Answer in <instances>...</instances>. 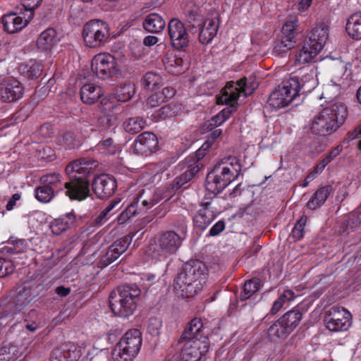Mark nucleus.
I'll return each instance as SVG.
<instances>
[{"label": "nucleus", "instance_id": "nucleus-1", "mask_svg": "<svg viewBox=\"0 0 361 361\" xmlns=\"http://www.w3.org/2000/svg\"><path fill=\"white\" fill-rule=\"evenodd\" d=\"M98 166V161L89 157L73 161L66 167L69 182L66 183V194L71 200H82L90 195V180L87 175Z\"/></svg>", "mask_w": 361, "mask_h": 361}, {"label": "nucleus", "instance_id": "nucleus-2", "mask_svg": "<svg viewBox=\"0 0 361 361\" xmlns=\"http://www.w3.org/2000/svg\"><path fill=\"white\" fill-rule=\"evenodd\" d=\"M255 88V85L247 84L246 78H241L235 82H228L221 90V94L217 97L218 104H226L228 106L214 116L208 121L207 123H205L207 128L212 130L222 125L236 111L240 94L243 93L245 96H247L251 94Z\"/></svg>", "mask_w": 361, "mask_h": 361}, {"label": "nucleus", "instance_id": "nucleus-3", "mask_svg": "<svg viewBox=\"0 0 361 361\" xmlns=\"http://www.w3.org/2000/svg\"><path fill=\"white\" fill-rule=\"evenodd\" d=\"M141 290L136 284H124L113 290L109 297V307L114 315L128 318L137 309Z\"/></svg>", "mask_w": 361, "mask_h": 361}, {"label": "nucleus", "instance_id": "nucleus-4", "mask_svg": "<svg viewBox=\"0 0 361 361\" xmlns=\"http://www.w3.org/2000/svg\"><path fill=\"white\" fill-rule=\"evenodd\" d=\"M205 269V265L198 260L186 263L178 274L175 288L185 297L195 295L203 288Z\"/></svg>", "mask_w": 361, "mask_h": 361}, {"label": "nucleus", "instance_id": "nucleus-5", "mask_svg": "<svg viewBox=\"0 0 361 361\" xmlns=\"http://www.w3.org/2000/svg\"><path fill=\"white\" fill-rule=\"evenodd\" d=\"M348 117L345 104L335 102L324 108L312 121L311 130L319 135L331 134L338 130Z\"/></svg>", "mask_w": 361, "mask_h": 361}, {"label": "nucleus", "instance_id": "nucleus-6", "mask_svg": "<svg viewBox=\"0 0 361 361\" xmlns=\"http://www.w3.org/2000/svg\"><path fill=\"white\" fill-rule=\"evenodd\" d=\"M187 12V23L193 28H198L199 40L202 44L209 43L216 35L219 29V13L215 12L212 18L204 19L203 9L197 5L188 8Z\"/></svg>", "mask_w": 361, "mask_h": 361}, {"label": "nucleus", "instance_id": "nucleus-7", "mask_svg": "<svg viewBox=\"0 0 361 361\" xmlns=\"http://www.w3.org/2000/svg\"><path fill=\"white\" fill-rule=\"evenodd\" d=\"M142 334L137 329L126 332L112 352L115 361H132L140 351Z\"/></svg>", "mask_w": 361, "mask_h": 361}, {"label": "nucleus", "instance_id": "nucleus-8", "mask_svg": "<svg viewBox=\"0 0 361 361\" xmlns=\"http://www.w3.org/2000/svg\"><path fill=\"white\" fill-rule=\"evenodd\" d=\"M185 237V228H183L180 234L173 231L161 233L157 238L152 254V257L160 259H166L169 255L176 254Z\"/></svg>", "mask_w": 361, "mask_h": 361}, {"label": "nucleus", "instance_id": "nucleus-9", "mask_svg": "<svg viewBox=\"0 0 361 361\" xmlns=\"http://www.w3.org/2000/svg\"><path fill=\"white\" fill-rule=\"evenodd\" d=\"M302 314L298 310H292L285 313L268 329L269 338L274 342L286 338L298 326Z\"/></svg>", "mask_w": 361, "mask_h": 361}, {"label": "nucleus", "instance_id": "nucleus-10", "mask_svg": "<svg viewBox=\"0 0 361 361\" xmlns=\"http://www.w3.org/2000/svg\"><path fill=\"white\" fill-rule=\"evenodd\" d=\"M82 37L87 47L100 48L109 42V25L106 22L101 20H90L83 27Z\"/></svg>", "mask_w": 361, "mask_h": 361}, {"label": "nucleus", "instance_id": "nucleus-11", "mask_svg": "<svg viewBox=\"0 0 361 361\" xmlns=\"http://www.w3.org/2000/svg\"><path fill=\"white\" fill-rule=\"evenodd\" d=\"M39 284L36 281H25L18 286L15 293L6 305V310L10 314L21 312L36 296L39 295Z\"/></svg>", "mask_w": 361, "mask_h": 361}, {"label": "nucleus", "instance_id": "nucleus-12", "mask_svg": "<svg viewBox=\"0 0 361 361\" xmlns=\"http://www.w3.org/2000/svg\"><path fill=\"white\" fill-rule=\"evenodd\" d=\"M298 82L293 80L283 81L269 95L268 105L276 110L288 106L298 96Z\"/></svg>", "mask_w": 361, "mask_h": 361}, {"label": "nucleus", "instance_id": "nucleus-13", "mask_svg": "<svg viewBox=\"0 0 361 361\" xmlns=\"http://www.w3.org/2000/svg\"><path fill=\"white\" fill-rule=\"evenodd\" d=\"M326 327L332 332L345 331L351 326L353 317L350 312L343 307H332L324 319Z\"/></svg>", "mask_w": 361, "mask_h": 361}, {"label": "nucleus", "instance_id": "nucleus-14", "mask_svg": "<svg viewBox=\"0 0 361 361\" xmlns=\"http://www.w3.org/2000/svg\"><path fill=\"white\" fill-rule=\"evenodd\" d=\"M178 361H202L209 350L208 336H202L200 339H185Z\"/></svg>", "mask_w": 361, "mask_h": 361}, {"label": "nucleus", "instance_id": "nucleus-15", "mask_svg": "<svg viewBox=\"0 0 361 361\" xmlns=\"http://www.w3.org/2000/svg\"><path fill=\"white\" fill-rule=\"evenodd\" d=\"M229 170L215 164L213 169L207 174L206 178V190L214 193H219L232 181L235 180L229 173Z\"/></svg>", "mask_w": 361, "mask_h": 361}, {"label": "nucleus", "instance_id": "nucleus-16", "mask_svg": "<svg viewBox=\"0 0 361 361\" xmlns=\"http://www.w3.org/2000/svg\"><path fill=\"white\" fill-rule=\"evenodd\" d=\"M116 62L113 56L99 54L92 59L91 68L97 78L106 80L116 73Z\"/></svg>", "mask_w": 361, "mask_h": 361}, {"label": "nucleus", "instance_id": "nucleus-17", "mask_svg": "<svg viewBox=\"0 0 361 361\" xmlns=\"http://www.w3.org/2000/svg\"><path fill=\"white\" fill-rule=\"evenodd\" d=\"M168 32L171 45L178 50L189 44V35L185 25L177 18H172L168 24Z\"/></svg>", "mask_w": 361, "mask_h": 361}, {"label": "nucleus", "instance_id": "nucleus-18", "mask_svg": "<svg viewBox=\"0 0 361 361\" xmlns=\"http://www.w3.org/2000/svg\"><path fill=\"white\" fill-rule=\"evenodd\" d=\"M23 93V85L15 78H8L0 82V102H16L22 98Z\"/></svg>", "mask_w": 361, "mask_h": 361}, {"label": "nucleus", "instance_id": "nucleus-19", "mask_svg": "<svg viewBox=\"0 0 361 361\" xmlns=\"http://www.w3.org/2000/svg\"><path fill=\"white\" fill-rule=\"evenodd\" d=\"M288 80H293L298 82V87L296 88V91L298 95L300 93L307 94L311 92L318 84L316 71L310 66L300 69L299 75L290 78Z\"/></svg>", "mask_w": 361, "mask_h": 361}, {"label": "nucleus", "instance_id": "nucleus-20", "mask_svg": "<svg viewBox=\"0 0 361 361\" xmlns=\"http://www.w3.org/2000/svg\"><path fill=\"white\" fill-rule=\"evenodd\" d=\"M158 147L157 136L151 132H144L138 135L134 142V152L137 154L148 156Z\"/></svg>", "mask_w": 361, "mask_h": 361}, {"label": "nucleus", "instance_id": "nucleus-21", "mask_svg": "<svg viewBox=\"0 0 361 361\" xmlns=\"http://www.w3.org/2000/svg\"><path fill=\"white\" fill-rule=\"evenodd\" d=\"M92 188L99 198L104 199L114 193L117 188L116 180L114 176L102 174L94 178Z\"/></svg>", "mask_w": 361, "mask_h": 361}, {"label": "nucleus", "instance_id": "nucleus-22", "mask_svg": "<svg viewBox=\"0 0 361 361\" xmlns=\"http://www.w3.org/2000/svg\"><path fill=\"white\" fill-rule=\"evenodd\" d=\"M33 13H11L3 16L2 23L8 33H15L23 28L32 18Z\"/></svg>", "mask_w": 361, "mask_h": 361}, {"label": "nucleus", "instance_id": "nucleus-23", "mask_svg": "<svg viewBox=\"0 0 361 361\" xmlns=\"http://www.w3.org/2000/svg\"><path fill=\"white\" fill-rule=\"evenodd\" d=\"M202 336H207V334L202 319L195 317L185 327L179 339V343H183L185 339H200Z\"/></svg>", "mask_w": 361, "mask_h": 361}, {"label": "nucleus", "instance_id": "nucleus-24", "mask_svg": "<svg viewBox=\"0 0 361 361\" xmlns=\"http://www.w3.org/2000/svg\"><path fill=\"white\" fill-rule=\"evenodd\" d=\"M215 217L214 212L212 207H209V202H204L203 207L200 209L197 214L193 216V223L196 228L204 231Z\"/></svg>", "mask_w": 361, "mask_h": 361}, {"label": "nucleus", "instance_id": "nucleus-25", "mask_svg": "<svg viewBox=\"0 0 361 361\" xmlns=\"http://www.w3.org/2000/svg\"><path fill=\"white\" fill-rule=\"evenodd\" d=\"M80 99L84 104H93L103 95L101 87L94 83L83 85L80 91Z\"/></svg>", "mask_w": 361, "mask_h": 361}, {"label": "nucleus", "instance_id": "nucleus-26", "mask_svg": "<svg viewBox=\"0 0 361 361\" xmlns=\"http://www.w3.org/2000/svg\"><path fill=\"white\" fill-rule=\"evenodd\" d=\"M166 26L163 17L157 13L147 15L143 21L142 27L147 32L158 34L161 32Z\"/></svg>", "mask_w": 361, "mask_h": 361}, {"label": "nucleus", "instance_id": "nucleus-27", "mask_svg": "<svg viewBox=\"0 0 361 361\" xmlns=\"http://www.w3.org/2000/svg\"><path fill=\"white\" fill-rule=\"evenodd\" d=\"M76 224V216L73 212H69L61 217L54 219L50 224V229L54 235H60Z\"/></svg>", "mask_w": 361, "mask_h": 361}, {"label": "nucleus", "instance_id": "nucleus-28", "mask_svg": "<svg viewBox=\"0 0 361 361\" xmlns=\"http://www.w3.org/2000/svg\"><path fill=\"white\" fill-rule=\"evenodd\" d=\"M328 29L326 27L320 25L313 28L305 41L311 46H314L315 50L321 51L328 38Z\"/></svg>", "mask_w": 361, "mask_h": 361}, {"label": "nucleus", "instance_id": "nucleus-29", "mask_svg": "<svg viewBox=\"0 0 361 361\" xmlns=\"http://www.w3.org/2000/svg\"><path fill=\"white\" fill-rule=\"evenodd\" d=\"M333 190L332 186L327 185L318 188L307 203V207L315 210L322 207Z\"/></svg>", "mask_w": 361, "mask_h": 361}, {"label": "nucleus", "instance_id": "nucleus-30", "mask_svg": "<svg viewBox=\"0 0 361 361\" xmlns=\"http://www.w3.org/2000/svg\"><path fill=\"white\" fill-rule=\"evenodd\" d=\"M39 182L42 185L47 186L48 188H51L54 192L58 193L59 191L66 188V183L63 184L62 182V176L58 173H51L43 175L39 178Z\"/></svg>", "mask_w": 361, "mask_h": 361}, {"label": "nucleus", "instance_id": "nucleus-31", "mask_svg": "<svg viewBox=\"0 0 361 361\" xmlns=\"http://www.w3.org/2000/svg\"><path fill=\"white\" fill-rule=\"evenodd\" d=\"M346 32L354 39H361V12L353 13L348 19Z\"/></svg>", "mask_w": 361, "mask_h": 361}, {"label": "nucleus", "instance_id": "nucleus-32", "mask_svg": "<svg viewBox=\"0 0 361 361\" xmlns=\"http://www.w3.org/2000/svg\"><path fill=\"white\" fill-rule=\"evenodd\" d=\"M320 51L305 42L302 49L295 54L296 61L300 64L315 61V58Z\"/></svg>", "mask_w": 361, "mask_h": 361}, {"label": "nucleus", "instance_id": "nucleus-33", "mask_svg": "<svg viewBox=\"0 0 361 361\" xmlns=\"http://www.w3.org/2000/svg\"><path fill=\"white\" fill-rule=\"evenodd\" d=\"M163 62L165 68L174 74H178L184 70V63L181 56L176 54H167L164 56Z\"/></svg>", "mask_w": 361, "mask_h": 361}, {"label": "nucleus", "instance_id": "nucleus-34", "mask_svg": "<svg viewBox=\"0 0 361 361\" xmlns=\"http://www.w3.org/2000/svg\"><path fill=\"white\" fill-rule=\"evenodd\" d=\"M56 36V32L54 28H47L43 31L37 40V46L42 51H47L53 47Z\"/></svg>", "mask_w": 361, "mask_h": 361}, {"label": "nucleus", "instance_id": "nucleus-35", "mask_svg": "<svg viewBox=\"0 0 361 361\" xmlns=\"http://www.w3.org/2000/svg\"><path fill=\"white\" fill-rule=\"evenodd\" d=\"M19 71L28 79H35L41 75L42 66L39 62L31 60L27 63L21 64L19 66Z\"/></svg>", "mask_w": 361, "mask_h": 361}, {"label": "nucleus", "instance_id": "nucleus-36", "mask_svg": "<svg viewBox=\"0 0 361 361\" xmlns=\"http://www.w3.org/2000/svg\"><path fill=\"white\" fill-rule=\"evenodd\" d=\"M216 164L224 168L225 170L228 169L230 175L235 179L238 177L243 167L238 157L231 156L224 157Z\"/></svg>", "mask_w": 361, "mask_h": 361}, {"label": "nucleus", "instance_id": "nucleus-37", "mask_svg": "<svg viewBox=\"0 0 361 361\" xmlns=\"http://www.w3.org/2000/svg\"><path fill=\"white\" fill-rule=\"evenodd\" d=\"M295 40L293 37H286V35H279L274 42L273 53L276 56L286 53L294 47Z\"/></svg>", "mask_w": 361, "mask_h": 361}, {"label": "nucleus", "instance_id": "nucleus-38", "mask_svg": "<svg viewBox=\"0 0 361 361\" xmlns=\"http://www.w3.org/2000/svg\"><path fill=\"white\" fill-rule=\"evenodd\" d=\"M260 286V279L256 277L245 281L240 295V300L243 301L251 298L259 290Z\"/></svg>", "mask_w": 361, "mask_h": 361}, {"label": "nucleus", "instance_id": "nucleus-39", "mask_svg": "<svg viewBox=\"0 0 361 361\" xmlns=\"http://www.w3.org/2000/svg\"><path fill=\"white\" fill-rule=\"evenodd\" d=\"M135 92V85L132 83H124L119 85L115 92V97L118 101L126 102L130 100Z\"/></svg>", "mask_w": 361, "mask_h": 361}, {"label": "nucleus", "instance_id": "nucleus-40", "mask_svg": "<svg viewBox=\"0 0 361 361\" xmlns=\"http://www.w3.org/2000/svg\"><path fill=\"white\" fill-rule=\"evenodd\" d=\"M146 126V121L139 116L130 118L124 123V128L126 131L132 134L139 133L145 128Z\"/></svg>", "mask_w": 361, "mask_h": 361}, {"label": "nucleus", "instance_id": "nucleus-41", "mask_svg": "<svg viewBox=\"0 0 361 361\" xmlns=\"http://www.w3.org/2000/svg\"><path fill=\"white\" fill-rule=\"evenodd\" d=\"M56 194L51 188H48L44 185L37 187L35 190V198L42 203L49 202Z\"/></svg>", "mask_w": 361, "mask_h": 361}, {"label": "nucleus", "instance_id": "nucleus-42", "mask_svg": "<svg viewBox=\"0 0 361 361\" xmlns=\"http://www.w3.org/2000/svg\"><path fill=\"white\" fill-rule=\"evenodd\" d=\"M140 198L127 206V207L118 216V221L120 224L126 223L131 217L138 214V202Z\"/></svg>", "mask_w": 361, "mask_h": 361}, {"label": "nucleus", "instance_id": "nucleus-43", "mask_svg": "<svg viewBox=\"0 0 361 361\" xmlns=\"http://www.w3.org/2000/svg\"><path fill=\"white\" fill-rule=\"evenodd\" d=\"M179 107L176 104H169L155 111L153 116L157 119H166L175 116Z\"/></svg>", "mask_w": 361, "mask_h": 361}, {"label": "nucleus", "instance_id": "nucleus-44", "mask_svg": "<svg viewBox=\"0 0 361 361\" xmlns=\"http://www.w3.org/2000/svg\"><path fill=\"white\" fill-rule=\"evenodd\" d=\"M161 82V78L160 75L154 72L146 73L142 78L143 86L148 90H157Z\"/></svg>", "mask_w": 361, "mask_h": 361}, {"label": "nucleus", "instance_id": "nucleus-45", "mask_svg": "<svg viewBox=\"0 0 361 361\" xmlns=\"http://www.w3.org/2000/svg\"><path fill=\"white\" fill-rule=\"evenodd\" d=\"M1 346L3 349L5 350L6 348V352H4V354L6 355L5 357L8 361H16L23 355L21 348L16 345L9 343H1Z\"/></svg>", "mask_w": 361, "mask_h": 361}, {"label": "nucleus", "instance_id": "nucleus-46", "mask_svg": "<svg viewBox=\"0 0 361 361\" xmlns=\"http://www.w3.org/2000/svg\"><path fill=\"white\" fill-rule=\"evenodd\" d=\"M298 26V20L296 17H290L283 24L281 29V35H286V37H293L295 40L296 28Z\"/></svg>", "mask_w": 361, "mask_h": 361}, {"label": "nucleus", "instance_id": "nucleus-47", "mask_svg": "<svg viewBox=\"0 0 361 361\" xmlns=\"http://www.w3.org/2000/svg\"><path fill=\"white\" fill-rule=\"evenodd\" d=\"M62 348L67 361H77L82 355L81 348L73 344L63 345Z\"/></svg>", "mask_w": 361, "mask_h": 361}, {"label": "nucleus", "instance_id": "nucleus-48", "mask_svg": "<svg viewBox=\"0 0 361 361\" xmlns=\"http://www.w3.org/2000/svg\"><path fill=\"white\" fill-rule=\"evenodd\" d=\"M132 240V238L129 235H126L124 237L115 241L111 245V248L117 253L119 256L123 254L128 247Z\"/></svg>", "mask_w": 361, "mask_h": 361}, {"label": "nucleus", "instance_id": "nucleus-49", "mask_svg": "<svg viewBox=\"0 0 361 361\" xmlns=\"http://www.w3.org/2000/svg\"><path fill=\"white\" fill-rule=\"evenodd\" d=\"M117 106L109 97H104L99 104V109L102 114H114Z\"/></svg>", "mask_w": 361, "mask_h": 361}, {"label": "nucleus", "instance_id": "nucleus-50", "mask_svg": "<svg viewBox=\"0 0 361 361\" xmlns=\"http://www.w3.org/2000/svg\"><path fill=\"white\" fill-rule=\"evenodd\" d=\"M59 142L69 149L78 147L81 145V142L76 139L75 136L71 133L64 134L60 138Z\"/></svg>", "mask_w": 361, "mask_h": 361}, {"label": "nucleus", "instance_id": "nucleus-51", "mask_svg": "<svg viewBox=\"0 0 361 361\" xmlns=\"http://www.w3.org/2000/svg\"><path fill=\"white\" fill-rule=\"evenodd\" d=\"M97 147L99 149L104 150V152L109 154H114L116 150V146L112 137H104L98 143Z\"/></svg>", "mask_w": 361, "mask_h": 361}, {"label": "nucleus", "instance_id": "nucleus-52", "mask_svg": "<svg viewBox=\"0 0 361 361\" xmlns=\"http://www.w3.org/2000/svg\"><path fill=\"white\" fill-rule=\"evenodd\" d=\"M307 222V217L302 216L295 224L292 230V236L295 240H300L304 235V228Z\"/></svg>", "mask_w": 361, "mask_h": 361}, {"label": "nucleus", "instance_id": "nucleus-53", "mask_svg": "<svg viewBox=\"0 0 361 361\" xmlns=\"http://www.w3.org/2000/svg\"><path fill=\"white\" fill-rule=\"evenodd\" d=\"M120 256L110 246L106 254L102 257L101 262L102 266L106 267L116 260Z\"/></svg>", "mask_w": 361, "mask_h": 361}, {"label": "nucleus", "instance_id": "nucleus-54", "mask_svg": "<svg viewBox=\"0 0 361 361\" xmlns=\"http://www.w3.org/2000/svg\"><path fill=\"white\" fill-rule=\"evenodd\" d=\"M116 120L114 114H103L98 118V123L104 129L112 126Z\"/></svg>", "mask_w": 361, "mask_h": 361}, {"label": "nucleus", "instance_id": "nucleus-55", "mask_svg": "<svg viewBox=\"0 0 361 361\" xmlns=\"http://www.w3.org/2000/svg\"><path fill=\"white\" fill-rule=\"evenodd\" d=\"M121 199L116 197L111 200L104 209L109 216L117 212L122 207Z\"/></svg>", "mask_w": 361, "mask_h": 361}, {"label": "nucleus", "instance_id": "nucleus-56", "mask_svg": "<svg viewBox=\"0 0 361 361\" xmlns=\"http://www.w3.org/2000/svg\"><path fill=\"white\" fill-rule=\"evenodd\" d=\"M20 1L27 13L34 14V11L39 6L42 0H20Z\"/></svg>", "mask_w": 361, "mask_h": 361}, {"label": "nucleus", "instance_id": "nucleus-57", "mask_svg": "<svg viewBox=\"0 0 361 361\" xmlns=\"http://www.w3.org/2000/svg\"><path fill=\"white\" fill-rule=\"evenodd\" d=\"M164 102H165V100L159 91H155L152 93L147 100V104L151 107H156Z\"/></svg>", "mask_w": 361, "mask_h": 361}, {"label": "nucleus", "instance_id": "nucleus-58", "mask_svg": "<svg viewBox=\"0 0 361 361\" xmlns=\"http://www.w3.org/2000/svg\"><path fill=\"white\" fill-rule=\"evenodd\" d=\"M161 326V322L160 321V319L153 317V318H151L149 321L147 329H148V331L152 335H158L159 331Z\"/></svg>", "mask_w": 361, "mask_h": 361}, {"label": "nucleus", "instance_id": "nucleus-59", "mask_svg": "<svg viewBox=\"0 0 361 361\" xmlns=\"http://www.w3.org/2000/svg\"><path fill=\"white\" fill-rule=\"evenodd\" d=\"M13 271V266L10 262L0 259V278L4 277Z\"/></svg>", "mask_w": 361, "mask_h": 361}, {"label": "nucleus", "instance_id": "nucleus-60", "mask_svg": "<svg viewBox=\"0 0 361 361\" xmlns=\"http://www.w3.org/2000/svg\"><path fill=\"white\" fill-rule=\"evenodd\" d=\"M340 87L335 84L331 83L328 84L324 89V92L323 94H325L329 97V99L332 97H336L339 94Z\"/></svg>", "mask_w": 361, "mask_h": 361}, {"label": "nucleus", "instance_id": "nucleus-61", "mask_svg": "<svg viewBox=\"0 0 361 361\" xmlns=\"http://www.w3.org/2000/svg\"><path fill=\"white\" fill-rule=\"evenodd\" d=\"M50 361H67L62 346L53 350L51 354Z\"/></svg>", "mask_w": 361, "mask_h": 361}, {"label": "nucleus", "instance_id": "nucleus-62", "mask_svg": "<svg viewBox=\"0 0 361 361\" xmlns=\"http://www.w3.org/2000/svg\"><path fill=\"white\" fill-rule=\"evenodd\" d=\"M138 198H140V201L138 202V214L146 212L148 209L152 207L155 204L154 200H142V196Z\"/></svg>", "mask_w": 361, "mask_h": 361}, {"label": "nucleus", "instance_id": "nucleus-63", "mask_svg": "<svg viewBox=\"0 0 361 361\" xmlns=\"http://www.w3.org/2000/svg\"><path fill=\"white\" fill-rule=\"evenodd\" d=\"M25 322H37V324H42V317L39 315V312L35 310H31L28 312L27 314L25 316Z\"/></svg>", "mask_w": 361, "mask_h": 361}, {"label": "nucleus", "instance_id": "nucleus-64", "mask_svg": "<svg viewBox=\"0 0 361 361\" xmlns=\"http://www.w3.org/2000/svg\"><path fill=\"white\" fill-rule=\"evenodd\" d=\"M225 229V222L219 221L210 229L209 235L210 236H216L219 235Z\"/></svg>", "mask_w": 361, "mask_h": 361}]
</instances>
